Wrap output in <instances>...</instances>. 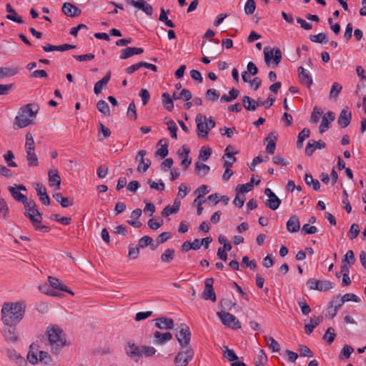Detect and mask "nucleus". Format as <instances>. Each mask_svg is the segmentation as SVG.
Returning a JSON list of instances; mask_svg holds the SVG:
<instances>
[{"instance_id": "nucleus-1", "label": "nucleus", "mask_w": 366, "mask_h": 366, "mask_svg": "<svg viewBox=\"0 0 366 366\" xmlns=\"http://www.w3.org/2000/svg\"><path fill=\"white\" fill-rule=\"evenodd\" d=\"M26 307L22 301L4 302L1 310L2 322L8 327H15L24 318Z\"/></svg>"}, {"instance_id": "nucleus-2", "label": "nucleus", "mask_w": 366, "mask_h": 366, "mask_svg": "<svg viewBox=\"0 0 366 366\" xmlns=\"http://www.w3.org/2000/svg\"><path fill=\"white\" fill-rule=\"evenodd\" d=\"M39 107L36 104H27L19 109L15 117V125L17 128H24L32 124L36 117Z\"/></svg>"}, {"instance_id": "nucleus-3", "label": "nucleus", "mask_w": 366, "mask_h": 366, "mask_svg": "<svg viewBox=\"0 0 366 366\" xmlns=\"http://www.w3.org/2000/svg\"><path fill=\"white\" fill-rule=\"evenodd\" d=\"M47 335L51 352L58 354L66 345V340L63 330L57 326L47 328Z\"/></svg>"}, {"instance_id": "nucleus-4", "label": "nucleus", "mask_w": 366, "mask_h": 366, "mask_svg": "<svg viewBox=\"0 0 366 366\" xmlns=\"http://www.w3.org/2000/svg\"><path fill=\"white\" fill-rule=\"evenodd\" d=\"M24 205L26 207L25 215L29 218L34 229L42 232H49L50 228L41 224L42 214L38 210L36 203L27 201Z\"/></svg>"}, {"instance_id": "nucleus-5", "label": "nucleus", "mask_w": 366, "mask_h": 366, "mask_svg": "<svg viewBox=\"0 0 366 366\" xmlns=\"http://www.w3.org/2000/svg\"><path fill=\"white\" fill-rule=\"evenodd\" d=\"M217 315L220 319L222 323L225 326L232 329L241 328V323L234 315L223 311L218 312Z\"/></svg>"}, {"instance_id": "nucleus-6", "label": "nucleus", "mask_w": 366, "mask_h": 366, "mask_svg": "<svg viewBox=\"0 0 366 366\" xmlns=\"http://www.w3.org/2000/svg\"><path fill=\"white\" fill-rule=\"evenodd\" d=\"M264 61L267 65H269L271 61L273 60V64L275 66H277L282 59V52L281 50L274 47L272 49H269V47H265L264 49Z\"/></svg>"}, {"instance_id": "nucleus-7", "label": "nucleus", "mask_w": 366, "mask_h": 366, "mask_svg": "<svg viewBox=\"0 0 366 366\" xmlns=\"http://www.w3.org/2000/svg\"><path fill=\"white\" fill-rule=\"evenodd\" d=\"M175 336L182 347H187L191 338L189 327L185 324H181Z\"/></svg>"}, {"instance_id": "nucleus-8", "label": "nucleus", "mask_w": 366, "mask_h": 366, "mask_svg": "<svg viewBox=\"0 0 366 366\" xmlns=\"http://www.w3.org/2000/svg\"><path fill=\"white\" fill-rule=\"evenodd\" d=\"M219 44V41L218 39H211L209 44L204 42L202 45V52H203L204 49L211 58H217L221 54Z\"/></svg>"}, {"instance_id": "nucleus-9", "label": "nucleus", "mask_w": 366, "mask_h": 366, "mask_svg": "<svg viewBox=\"0 0 366 366\" xmlns=\"http://www.w3.org/2000/svg\"><path fill=\"white\" fill-rule=\"evenodd\" d=\"M307 286L310 290H317L319 291H328L331 290L333 286L332 283L329 280H316L310 279L307 282Z\"/></svg>"}, {"instance_id": "nucleus-10", "label": "nucleus", "mask_w": 366, "mask_h": 366, "mask_svg": "<svg viewBox=\"0 0 366 366\" xmlns=\"http://www.w3.org/2000/svg\"><path fill=\"white\" fill-rule=\"evenodd\" d=\"M194 355V351L191 347H187L186 350L179 352L174 359L176 366H186Z\"/></svg>"}, {"instance_id": "nucleus-11", "label": "nucleus", "mask_w": 366, "mask_h": 366, "mask_svg": "<svg viewBox=\"0 0 366 366\" xmlns=\"http://www.w3.org/2000/svg\"><path fill=\"white\" fill-rule=\"evenodd\" d=\"M147 152L144 149L139 150L135 157V160L139 162L137 170L139 172H146L151 165L149 159H144Z\"/></svg>"}, {"instance_id": "nucleus-12", "label": "nucleus", "mask_w": 366, "mask_h": 366, "mask_svg": "<svg viewBox=\"0 0 366 366\" xmlns=\"http://www.w3.org/2000/svg\"><path fill=\"white\" fill-rule=\"evenodd\" d=\"M206 120L207 117L202 114H198L196 116L195 122L197 123V133L199 137L206 138L208 136L207 129L205 128Z\"/></svg>"}, {"instance_id": "nucleus-13", "label": "nucleus", "mask_w": 366, "mask_h": 366, "mask_svg": "<svg viewBox=\"0 0 366 366\" xmlns=\"http://www.w3.org/2000/svg\"><path fill=\"white\" fill-rule=\"evenodd\" d=\"M127 2L129 4L141 9L148 16H152L153 14L152 6L144 0H128Z\"/></svg>"}, {"instance_id": "nucleus-14", "label": "nucleus", "mask_w": 366, "mask_h": 366, "mask_svg": "<svg viewBox=\"0 0 366 366\" xmlns=\"http://www.w3.org/2000/svg\"><path fill=\"white\" fill-rule=\"evenodd\" d=\"M335 120V114L332 112H327L325 113L321 122V124L319 127L320 133L323 134L326 131H327L330 127L331 123Z\"/></svg>"}, {"instance_id": "nucleus-15", "label": "nucleus", "mask_w": 366, "mask_h": 366, "mask_svg": "<svg viewBox=\"0 0 366 366\" xmlns=\"http://www.w3.org/2000/svg\"><path fill=\"white\" fill-rule=\"evenodd\" d=\"M300 83L305 85L307 88H310L313 83L312 77L310 73L305 69L302 66H300L297 69Z\"/></svg>"}, {"instance_id": "nucleus-16", "label": "nucleus", "mask_w": 366, "mask_h": 366, "mask_svg": "<svg viewBox=\"0 0 366 366\" xmlns=\"http://www.w3.org/2000/svg\"><path fill=\"white\" fill-rule=\"evenodd\" d=\"M351 119L352 113L349 109L346 107L341 111L337 119V123L342 128H345L350 124Z\"/></svg>"}, {"instance_id": "nucleus-17", "label": "nucleus", "mask_w": 366, "mask_h": 366, "mask_svg": "<svg viewBox=\"0 0 366 366\" xmlns=\"http://www.w3.org/2000/svg\"><path fill=\"white\" fill-rule=\"evenodd\" d=\"M277 140V132H271L265 138V142H267L266 150L270 154H273L276 149V141Z\"/></svg>"}, {"instance_id": "nucleus-18", "label": "nucleus", "mask_w": 366, "mask_h": 366, "mask_svg": "<svg viewBox=\"0 0 366 366\" xmlns=\"http://www.w3.org/2000/svg\"><path fill=\"white\" fill-rule=\"evenodd\" d=\"M155 326L160 330H170L174 327V320L170 317H159L154 320Z\"/></svg>"}, {"instance_id": "nucleus-19", "label": "nucleus", "mask_w": 366, "mask_h": 366, "mask_svg": "<svg viewBox=\"0 0 366 366\" xmlns=\"http://www.w3.org/2000/svg\"><path fill=\"white\" fill-rule=\"evenodd\" d=\"M34 188L36 191L37 195L39 197L40 201L45 205L50 204V199L46 193V187L40 183H35Z\"/></svg>"}, {"instance_id": "nucleus-20", "label": "nucleus", "mask_w": 366, "mask_h": 366, "mask_svg": "<svg viewBox=\"0 0 366 366\" xmlns=\"http://www.w3.org/2000/svg\"><path fill=\"white\" fill-rule=\"evenodd\" d=\"M49 176V184L51 187H54L55 189H59L61 184V178L56 169H51L48 172Z\"/></svg>"}, {"instance_id": "nucleus-21", "label": "nucleus", "mask_w": 366, "mask_h": 366, "mask_svg": "<svg viewBox=\"0 0 366 366\" xmlns=\"http://www.w3.org/2000/svg\"><path fill=\"white\" fill-rule=\"evenodd\" d=\"M62 12L67 16H77L81 14V10L69 2H66L62 6Z\"/></svg>"}, {"instance_id": "nucleus-22", "label": "nucleus", "mask_w": 366, "mask_h": 366, "mask_svg": "<svg viewBox=\"0 0 366 366\" xmlns=\"http://www.w3.org/2000/svg\"><path fill=\"white\" fill-rule=\"evenodd\" d=\"M154 343L156 345H162L172 339V334L169 332L162 333L156 331L154 333Z\"/></svg>"}, {"instance_id": "nucleus-23", "label": "nucleus", "mask_w": 366, "mask_h": 366, "mask_svg": "<svg viewBox=\"0 0 366 366\" xmlns=\"http://www.w3.org/2000/svg\"><path fill=\"white\" fill-rule=\"evenodd\" d=\"M325 146V143L321 140L318 142L310 141L306 146L305 153L307 155L311 156L317 149H324Z\"/></svg>"}, {"instance_id": "nucleus-24", "label": "nucleus", "mask_w": 366, "mask_h": 366, "mask_svg": "<svg viewBox=\"0 0 366 366\" xmlns=\"http://www.w3.org/2000/svg\"><path fill=\"white\" fill-rule=\"evenodd\" d=\"M144 52L143 49L137 47H127L122 50V54L119 56L121 59H128L134 55L141 54Z\"/></svg>"}, {"instance_id": "nucleus-25", "label": "nucleus", "mask_w": 366, "mask_h": 366, "mask_svg": "<svg viewBox=\"0 0 366 366\" xmlns=\"http://www.w3.org/2000/svg\"><path fill=\"white\" fill-rule=\"evenodd\" d=\"M286 227L289 232L294 233L298 232L300 228L299 217L296 215H292L287 221Z\"/></svg>"}, {"instance_id": "nucleus-26", "label": "nucleus", "mask_w": 366, "mask_h": 366, "mask_svg": "<svg viewBox=\"0 0 366 366\" xmlns=\"http://www.w3.org/2000/svg\"><path fill=\"white\" fill-rule=\"evenodd\" d=\"M323 320L322 316H312L310 317V323L305 326V333L310 335L314 329L319 325Z\"/></svg>"}, {"instance_id": "nucleus-27", "label": "nucleus", "mask_w": 366, "mask_h": 366, "mask_svg": "<svg viewBox=\"0 0 366 366\" xmlns=\"http://www.w3.org/2000/svg\"><path fill=\"white\" fill-rule=\"evenodd\" d=\"M48 281L49 282L50 286L53 289L59 290L61 291L66 292L74 295V293L69 289H68L66 286L61 284L57 278H56L54 277L49 276L48 277Z\"/></svg>"}, {"instance_id": "nucleus-28", "label": "nucleus", "mask_w": 366, "mask_h": 366, "mask_svg": "<svg viewBox=\"0 0 366 366\" xmlns=\"http://www.w3.org/2000/svg\"><path fill=\"white\" fill-rule=\"evenodd\" d=\"M9 192L12 197L17 201L18 202H21L23 204H26L28 201V198L26 195L21 194L18 189L15 187H9L8 188Z\"/></svg>"}, {"instance_id": "nucleus-29", "label": "nucleus", "mask_w": 366, "mask_h": 366, "mask_svg": "<svg viewBox=\"0 0 366 366\" xmlns=\"http://www.w3.org/2000/svg\"><path fill=\"white\" fill-rule=\"evenodd\" d=\"M39 345L36 343H32L30 345V350L27 355V359L31 364L34 365L38 362V351Z\"/></svg>"}, {"instance_id": "nucleus-30", "label": "nucleus", "mask_w": 366, "mask_h": 366, "mask_svg": "<svg viewBox=\"0 0 366 366\" xmlns=\"http://www.w3.org/2000/svg\"><path fill=\"white\" fill-rule=\"evenodd\" d=\"M6 10L9 13L6 15V19L13 21L14 22L19 23V24H23L24 21L22 19L17 15L15 10L12 8L11 5L10 4H7L6 5Z\"/></svg>"}, {"instance_id": "nucleus-31", "label": "nucleus", "mask_w": 366, "mask_h": 366, "mask_svg": "<svg viewBox=\"0 0 366 366\" xmlns=\"http://www.w3.org/2000/svg\"><path fill=\"white\" fill-rule=\"evenodd\" d=\"M110 78H111V74H110V72H108L105 75V76H104L101 80H99L94 84V92L96 94H100L103 87L105 86L109 81Z\"/></svg>"}, {"instance_id": "nucleus-32", "label": "nucleus", "mask_w": 366, "mask_h": 366, "mask_svg": "<svg viewBox=\"0 0 366 366\" xmlns=\"http://www.w3.org/2000/svg\"><path fill=\"white\" fill-rule=\"evenodd\" d=\"M3 335L6 341L11 342H15L18 340V335L14 327H9V328L4 330Z\"/></svg>"}, {"instance_id": "nucleus-33", "label": "nucleus", "mask_w": 366, "mask_h": 366, "mask_svg": "<svg viewBox=\"0 0 366 366\" xmlns=\"http://www.w3.org/2000/svg\"><path fill=\"white\" fill-rule=\"evenodd\" d=\"M180 202L175 200L173 205H167L164 207V209L162 212V215L163 217H168L172 214L177 213L179 210Z\"/></svg>"}, {"instance_id": "nucleus-34", "label": "nucleus", "mask_w": 366, "mask_h": 366, "mask_svg": "<svg viewBox=\"0 0 366 366\" xmlns=\"http://www.w3.org/2000/svg\"><path fill=\"white\" fill-rule=\"evenodd\" d=\"M345 302L342 297L340 298L337 296L333 298L330 302V308H333V314H332V318H333L337 315V311L342 307Z\"/></svg>"}, {"instance_id": "nucleus-35", "label": "nucleus", "mask_w": 366, "mask_h": 366, "mask_svg": "<svg viewBox=\"0 0 366 366\" xmlns=\"http://www.w3.org/2000/svg\"><path fill=\"white\" fill-rule=\"evenodd\" d=\"M19 71L18 67H0V79L12 76Z\"/></svg>"}, {"instance_id": "nucleus-36", "label": "nucleus", "mask_w": 366, "mask_h": 366, "mask_svg": "<svg viewBox=\"0 0 366 366\" xmlns=\"http://www.w3.org/2000/svg\"><path fill=\"white\" fill-rule=\"evenodd\" d=\"M153 239L149 236H144L139 240V247L140 248H145L150 246L152 250H154L157 245H154Z\"/></svg>"}, {"instance_id": "nucleus-37", "label": "nucleus", "mask_w": 366, "mask_h": 366, "mask_svg": "<svg viewBox=\"0 0 366 366\" xmlns=\"http://www.w3.org/2000/svg\"><path fill=\"white\" fill-rule=\"evenodd\" d=\"M209 170L210 167L208 165L200 162H197L195 163V172L199 176H204L209 173Z\"/></svg>"}, {"instance_id": "nucleus-38", "label": "nucleus", "mask_w": 366, "mask_h": 366, "mask_svg": "<svg viewBox=\"0 0 366 366\" xmlns=\"http://www.w3.org/2000/svg\"><path fill=\"white\" fill-rule=\"evenodd\" d=\"M239 92L237 89L232 88L229 92V95L224 94L223 96H222V97L220 98V102H232L237 98V97L239 96Z\"/></svg>"}, {"instance_id": "nucleus-39", "label": "nucleus", "mask_w": 366, "mask_h": 366, "mask_svg": "<svg viewBox=\"0 0 366 366\" xmlns=\"http://www.w3.org/2000/svg\"><path fill=\"white\" fill-rule=\"evenodd\" d=\"M126 350L127 354L131 357H142L141 347L135 344H129V347Z\"/></svg>"}, {"instance_id": "nucleus-40", "label": "nucleus", "mask_w": 366, "mask_h": 366, "mask_svg": "<svg viewBox=\"0 0 366 366\" xmlns=\"http://www.w3.org/2000/svg\"><path fill=\"white\" fill-rule=\"evenodd\" d=\"M281 200L274 194L269 197L267 201V206L272 210H276L280 205Z\"/></svg>"}, {"instance_id": "nucleus-41", "label": "nucleus", "mask_w": 366, "mask_h": 366, "mask_svg": "<svg viewBox=\"0 0 366 366\" xmlns=\"http://www.w3.org/2000/svg\"><path fill=\"white\" fill-rule=\"evenodd\" d=\"M162 103H163L164 107L168 111H172L174 108V104H173V100H172V97H170V95L168 93L164 92L162 94Z\"/></svg>"}, {"instance_id": "nucleus-42", "label": "nucleus", "mask_w": 366, "mask_h": 366, "mask_svg": "<svg viewBox=\"0 0 366 366\" xmlns=\"http://www.w3.org/2000/svg\"><path fill=\"white\" fill-rule=\"evenodd\" d=\"M26 160L30 167H36L39 164L38 158L34 150L26 151Z\"/></svg>"}, {"instance_id": "nucleus-43", "label": "nucleus", "mask_w": 366, "mask_h": 366, "mask_svg": "<svg viewBox=\"0 0 366 366\" xmlns=\"http://www.w3.org/2000/svg\"><path fill=\"white\" fill-rule=\"evenodd\" d=\"M357 93L359 97H362V107L366 113V84L365 82H362L361 85L358 86Z\"/></svg>"}, {"instance_id": "nucleus-44", "label": "nucleus", "mask_w": 366, "mask_h": 366, "mask_svg": "<svg viewBox=\"0 0 366 366\" xmlns=\"http://www.w3.org/2000/svg\"><path fill=\"white\" fill-rule=\"evenodd\" d=\"M174 249H167L161 255L162 262L165 263L172 262L174 257Z\"/></svg>"}, {"instance_id": "nucleus-45", "label": "nucleus", "mask_w": 366, "mask_h": 366, "mask_svg": "<svg viewBox=\"0 0 366 366\" xmlns=\"http://www.w3.org/2000/svg\"><path fill=\"white\" fill-rule=\"evenodd\" d=\"M264 339L267 342V346L272 352H278L280 350V344L273 337H265Z\"/></svg>"}, {"instance_id": "nucleus-46", "label": "nucleus", "mask_w": 366, "mask_h": 366, "mask_svg": "<svg viewBox=\"0 0 366 366\" xmlns=\"http://www.w3.org/2000/svg\"><path fill=\"white\" fill-rule=\"evenodd\" d=\"M97 108L99 112L104 115H110V109L109 104L104 100H99L97 104Z\"/></svg>"}, {"instance_id": "nucleus-47", "label": "nucleus", "mask_w": 366, "mask_h": 366, "mask_svg": "<svg viewBox=\"0 0 366 366\" xmlns=\"http://www.w3.org/2000/svg\"><path fill=\"white\" fill-rule=\"evenodd\" d=\"M305 183L307 185L312 184L313 189L318 191L320 189V184L317 179H313L311 174H306L305 177Z\"/></svg>"}, {"instance_id": "nucleus-48", "label": "nucleus", "mask_w": 366, "mask_h": 366, "mask_svg": "<svg viewBox=\"0 0 366 366\" xmlns=\"http://www.w3.org/2000/svg\"><path fill=\"white\" fill-rule=\"evenodd\" d=\"M169 12V10L167 11L164 9H161V14L159 15V20L160 21L164 22L167 26L174 28L175 27V24L168 19L167 14Z\"/></svg>"}, {"instance_id": "nucleus-49", "label": "nucleus", "mask_w": 366, "mask_h": 366, "mask_svg": "<svg viewBox=\"0 0 366 366\" xmlns=\"http://www.w3.org/2000/svg\"><path fill=\"white\" fill-rule=\"evenodd\" d=\"M242 104L244 107L248 111H255L254 100L247 96L242 98Z\"/></svg>"}, {"instance_id": "nucleus-50", "label": "nucleus", "mask_w": 366, "mask_h": 366, "mask_svg": "<svg viewBox=\"0 0 366 366\" xmlns=\"http://www.w3.org/2000/svg\"><path fill=\"white\" fill-rule=\"evenodd\" d=\"M0 217L4 219L9 217V207L5 199H0Z\"/></svg>"}, {"instance_id": "nucleus-51", "label": "nucleus", "mask_w": 366, "mask_h": 366, "mask_svg": "<svg viewBox=\"0 0 366 366\" xmlns=\"http://www.w3.org/2000/svg\"><path fill=\"white\" fill-rule=\"evenodd\" d=\"M202 297L206 300H209L213 302H216L217 300L216 295L213 288H204L202 292Z\"/></svg>"}, {"instance_id": "nucleus-52", "label": "nucleus", "mask_w": 366, "mask_h": 366, "mask_svg": "<svg viewBox=\"0 0 366 366\" xmlns=\"http://www.w3.org/2000/svg\"><path fill=\"white\" fill-rule=\"evenodd\" d=\"M353 351L354 350L351 346L345 345L341 350L339 358L340 360L348 359Z\"/></svg>"}, {"instance_id": "nucleus-53", "label": "nucleus", "mask_w": 366, "mask_h": 366, "mask_svg": "<svg viewBox=\"0 0 366 366\" xmlns=\"http://www.w3.org/2000/svg\"><path fill=\"white\" fill-rule=\"evenodd\" d=\"M25 149L26 152L35 149L34 140L32 134L29 132L26 134Z\"/></svg>"}, {"instance_id": "nucleus-54", "label": "nucleus", "mask_w": 366, "mask_h": 366, "mask_svg": "<svg viewBox=\"0 0 366 366\" xmlns=\"http://www.w3.org/2000/svg\"><path fill=\"white\" fill-rule=\"evenodd\" d=\"M172 97L174 99H184L186 101H189V99H192V96L189 90L183 89L179 94V97H176V92H174L172 94Z\"/></svg>"}, {"instance_id": "nucleus-55", "label": "nucleus", "mask_w": 366, "mask_h": 366, "mask_svg": "<svg viewBox=\"0 0 366 366\" xmlns=\"http://www.w3.org/2000/svg\"><path fill=\"white\" fill-rule=\"evenodd\" d=\"M336 337V333L335 332V330L333 327H329L326 330L325 335H323V339L326 340L329 344L333 342L335 338Z\"/></svg>"}, {"instance_id": "nucleus-56", "label": "nucleus", "mask_w": 366, "mask_h": 366, "mask_svg": "<svg viewBox=\"0 0 366 366\" xmlns=\"http://www.w3.org/2000/svg\"><path fill=\"white\" fill-rule=\"evenodd\" d=\"M38 362H41L44 365H49L51 362V357L50 355L45 351H39Z\"/></svg>"}, {"instance_id": "nucleus-57", "label": "nucleus", "mask_w": 366, "mask_h": 366, "mask_svg": "<svg viewBox=\"0 0 366 366\" xmlns=\"http://www.w3.org/2000/svg\"><path fill=\"white\" fill-rule=\"evenodd\" d=\"M360 234V227L357 224H352L350 227V229L347 233V237L351 239H355L358 234Z\"/></svg>"}, {"instance_id": "nucleus-58", "label": "nucleus", "mask_w": 366, "mask_h": 366, "mask_svg": "<svg viewBox=\"0 0 366 366\" xmlns=\"http://www.w3.org/2000/svg\"><path fill=\"white\" fill-rule=\"evenodd\" d=\"M342 89V87L339 83H334L330 92V98L336 99Z\"/></svg>"}, {"instance_id": "nucleus-59", "label": "nucleus", "mask_w": 366, "mask_h": 366, "mask_svg": "<svg viewBox=\"0 0 366 366\" xmlns=\"http://www.w3.org/2000/svg\"><path fill=\"white\" fill-rule=\"evenodd\" d=\"M127 114L128 117L130 119L135 121L137 119L136 105H135L134 101H132L129 104Z\"/></svg>"}, {"instance_id": "nucleus-60", "label": "nucleus", "mask_w": 366, "mask_h": 366, "mask_svg": "<svg viewBox=\"0 0 366 366\" xmlns=\"http://www.w3.org/2000/svg\"><path fill=\"white\" fill-rule=\"evenodd\" d=\"M256 9V4L254 0H247L244 5V12L247 15L252 14Z\"/></svg>"}, {"instance_id": "nucleus-61", "label": "nucleus", "mask_w": 366, "mask_h": 366, "mask_svg": "<svg viewBox=\"0 0 366 366\" xmlns=\"http://www.w3.org/2000/svg\"><path fill=\"white\" fill-rule=\"evenodd\" d=\"M166 124L168 126V130L170 132L171 137L173 139H177V127L176 126L175 122L173 120L169 119L166 122Z\"/></svg>"}, {"instance_id": "nucleus-62", "label": "nucleus", "mask_w": 366, "mask_h": 366, "mask_svg": "<svg viewBox=\"0 0 366 366\" xmlns=\"http://www.w3.org/2000/svg\"><path fill=\"white\" fill-rule=\"evenodd\" d=\"M4 158L7 164V165L10 167H16L17 164L13 161L14 159V155L12 151H8L6 154L4 155Z\"/></svg>"}, {"instance_id": "nucleus-63", "label": "nucleus", "mask_w": 366, "mask_h": 366, "mask_svg": "<svg viewBox=\"0 0 366 366\" xmlns=\"http://www.w3.org/2000/svg\"><path fill=\"white\" fill-rule=\"evenodd\" d=\"M206 99L211 101H216L219 97V93L214 89H209L205 94Z\"/></svg>"}, {"instance_id": "nucleus-64", "label": "nucleus", "mask_w": 366, "mask_h": 366, "mask_svg": "<svg viewBox=\"0 0 366 366\" xmlns=\"http://www.w3.org/2000/svg\"><path fill=\"white\" fill-rule=\"evenodd\" d=\"M212 154V149L209 147H202L199 151V158L207 161Z\"/></svg>"}]
</instances>
